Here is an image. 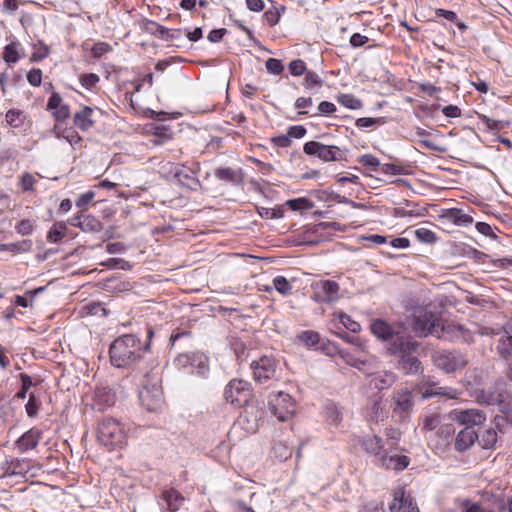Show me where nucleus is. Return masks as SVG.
I'll return each mask as SVG.
<instances>
[{
    "label": "nucleus",
    "mask_w": 512,
    "mask_h": 512,
    "mask_svg": "<svg viewBox=\"0 0 512 512\" xmlns=\"http://www.w3.org/2000/svg\"><path fill=\"white\" fill-rule=\"evenodd\" d=\"M109 353L113 366L117 368L130 366L142 355L141 342L135 335H123L113 341Z\"/></svg>",
    "instance_id": "f257e3e1"
},
{
    "label": "nucleus",
    "mask_w": 512,
    "mask_h": 512,
    "mask_svg": "<svg viewBox=\"0 0 512 512\" xmlns=\"http://www.w3.org/2000/svg\"><path fill=\"white\" fill-rule=\"evenodd\" d=\"M417 347L418 343L409 336H397L394 344L389 348L392 353L400 354L398 365L405 374H417L421 370V362L416 356L412 355Z\"/></svg>",
    "instance_id": "f03ea898"
},
{
    "label": "nucleus",
    "mask_w": 512,
    "mask_h": 512,
    "mask_svg": "<svg viewBox=\"0 0 512 512\" xmlns=\"http://www.w3.org/2000/svg\"><path fill=\"white\" fill-rule=\"evenodd\" d=\"M97 440L109 449L121 448L126 444L127 435L119 420L113 417H104L98 423Z\"/></svg>",
    "instance_id": "7ed1b4c3"
},
{
    "label": "nucleus",
    "mask_w": 512,
    "mask_h": 512,
    "mask_svg": "<svg viewBox=\"0 0 512 512\" xmlns=\"http://www.w3.org/2000/svg\"><path fill=\"white\" fill-rule=\"evenodd\" d=\"M413 330L417 335H432L437 338H445V326L436 313L427 310H418L413 319Z\"/></svg>",
    "instance_id": "20e7f679"
},
{
    "label": "nucleus",
    "mask_w": 512,
    "mask_h": 512,
    "mask_svg": "<svg viewBox=\"0 0 512 512\" xmlns=\"http://www.w3.org/2000/svg\"><path fill=\"white\" fill-rule=\"evenodd\" d=\"M304 152L307 155L317 156L323 161H348V151L335 145H325L317 141L305 143Z\"/></svg>",
    "instance_id": "39448f33"
},
{
    "label": "nucleus",
    "mask_w": 512,
    "mask_h": 512,
    "mask_svg": "<svg viewBox=\"0 0 512 512\" xmlns=\"http://www.w3.org/2000/svg\"><path fill=\"white\" fill-rule=\"evenodd\" d=\"M434 365L445 373H453L466 366L465 356L458 351L438 350L432 354Z\"/></svg>",
    "instance_id": "423d86ee"
},
{
    "label": "nucleus",
    "mask_w": 512,
    "mask_h": 512,
    "mask_svg": "<svg viewBox=\"0 0 512 512\" xmlns=\"http://www.w3.org/2000/svg\"><path fill=\"white\" fill-rule=\"evenodd\" d=\"M252 395L250 383L242 379H232L224 390L225 400L235 407L246 405Z\"/></svg>",
    "instance_id": "0eeeda50"
},
{
    "label": "nucleus",
    "mask_w": 512,
    "mask_h": 512,
    "mask_svg": "<svg viewBox=\"0 0 512 512\" xmlns=\"http://www.w3.org/2000/svg\"><path fill=\"white\" fill-rule=\"evenodd\" d=\"M253 379L259 384H266L277 379L278 361L271 355H263L252 361Z\"/></svg>",
    "instance_id": "6e6552de"
},
{
    "label": "nucleus",
    "mask_w": 512,
    "mask_h": 512,
    "mask_svg": "<svg viewBox=\"0 0 512 512\" xmlns=\"http://www.w3.org/2000/svg\"><path fill=\"white\" fill-rule=\"evenodd\" d=\"M270 410L279 421H288L294 415L296 404L291 395L282 391L269 396Z\"/></svg>",
    "instance_id": "1a4fd4ad"
},
{
    "label": "nucleus",
    "mask_w": 512,
    "mask_h": 512,
    "mask_svg": "<svg viewBox=\"0 0 512 512\" xmlns=\"http://www.w3.org/2000/svg\"><path fill=\"white\" fill-rule=\"evenodd\" d=\"M141 405L150 412H156L163 407V391L157 382L143 383L139 392Z\"/></svg>",
    "instance_id": "9d476101"
},
{
    "label": "nucleus",
    "mask_w": 512,
    "mask_h": 512,
    "mask_svg": "<svg viewBox=\"0 0 512 512\" xmlns=\"http://www.w3.org/2000/svg\"><path fill=\"white\" fill-rule=\"evenodd\" d=\"M313 298L318 303H333L339 299V284L332 280H320L313 284Z\"/></svg>",
    "instance_id": "9b49d317"
},
{
    "label": "nucleus",
    "mask_w": 512,
    "mask_h": 512,
    "mask_svg": "<svg viewBox=\"0 0 512 512\" xmlns=\"http://www.w3.org/2000/svg\"><path fill=\"white\" fill-rule=\"evenodd\" d=\"M450 417L460 425L465 427L478 426L486 421V414L480 409H454L450 412Z\"/></svg>",
    "instance_id": "f8f14e48"
},
{
    "label": "nucleus",
    "mask_w": 512,
    "mask_h": 512,
    "mask_svg": "<svg viewBox=\"0 0 512 512\" xmlns=\"http://www.w3.org/2000/svg\"><path fill=\"white\" fill-rule=\"evenodd\" d=\"M427 131V130H417L416 137L417 141L421 147L438 151L445 152L447 151V140L446 137L442 134L438 133V130Z\"/></svg>",
    "instance_id": "ddd939ff"
},
{
    "label": "nucleus",
    "mask_w": 512,
    "mask_h": 512,
    "mask_svg": "<svg viewBox=\"0 0 512 512\" xmlns=\"http://www.w3.org/2000/svg\"><path fill=\"white\" fill-rule=\"evenodd\" d=\"M371 331L377 338L385 341H390V347H392V345L394 344V341L397 339V336H407L402 331V327H393L389 325L386 321L381 319H377L372 322Z\"/></svg>",
    "instance_id": "4468645a"
},
{
    "label": "nucleus",
    "mask_w": 512,
    "mask_h": 512,
    "mask_svg": "<svg viewBox=\"0 0 512 512\" xmlns=\"http://www.w3.org/2000/svg\"><path fill=\"white\" fill-rule=\"evenodd\" d=\"M393 402V412L400 415L402 419H406L411 414L414 402L412 392L410 390L405 388L395 392Z\"/></svg>",
    "instance_id": "2eb2a0df"
},
{
    "label": "nucleus",
    "mask_w": 512,
    "mask_h": 512,
    "mask_svg": "<svg viewBox=\"0 0 512 512\" xmlns=\"http://www.w3.org/2000/svg\"><path fill=\"white\" fill-rule=\"evenodd\" d=\"M422 397L424 399L441 396L448 399H457L461 392L452 387L439 386L435 382H423L420 386Z\"/></svg>",
    "instance_id": "dca6fc26"
},
{
    "label": "nucleus",
    "mask_w": 512,
    "mask_h": 512,
    "mask_svg": "<svg viewBox=\"0 0 512 512\" xmlns=\"http://www.w3.org/2000/svg\"><path fill=\"white\" fill-rule=\"evenodd\" d=\"M391 512H420L416 503L409 495H406L404 488H397L393 493V501L389 506Z\"/></svg>",
    "instance_id": "f3484780"
},
{
    "label": "nucleus",
    "mask_w": 512,
    "mask_h": 512,
    "mask_svg": "<svg viewBox=\"0 0 512 512\" xmlns=\"http://www.w3.org/2000/svg\"><path fill=\"white\" fill-rule=\"evenodd\" d=\"M365 414L370 421L376 423L383 421L387 417L386 404L381 395L375 394L371 397Z\"/></svg>",
    "instance_id": "a211bd4d"
},
{
    "label": "nucleus",
    "mask_w": 512,
    "mask_h": 512,
    "mask_svg": "<svg viewBox=\"0 0 512 512\" xmlns=\"http://www.w3.org/2000/svg\"><path fill=\"white\" fill-rule=\"evenodd\" d=\"M42 439V431L37 428H31L26 431L16 442V447L21 453L35 449Z\"/></svg>",
    "instance_id": "6ab92c4d"
},
{
    "label": "nucleus",
    "mask_w": 512,
    "mask_h": 512,
    "mask_svg": "<svg viewBox=\"0 0 512 512\" xmlns=\"http://www.w3.org/2000/svg\"><path fill=\"white\" fill-rule=\"evenodd\" d=\"M47 109L52 112L58 121L67 119L70 115L69 107L63 102L59 93L53 92L48 100Z\"/></svg>",
    "instance_id": "aec40b11"
},
{
    "label": "nucleus",
    "mask_w": 512,
    "mask_h": 512,
    "mask_svg": "<svg viewBox=\"0 0 512 512\" xmlns=\"http://www.w3.org/2000/svg\"><path fill=\"white\" fill-rule=\"evenodd\" d=\"M409 458L405 455L392 454L388 455L387 451L379 456L377 464L386 469L403 470L409 465Z\"/></svg>",
    "instance_id": "412c9836"
},
{
    "label": "nucleus",
    "mask_w": 512,
    "mask_h": 512,
    "mask_svg": "<svg viewBox=\"0 0 512 512\" xmlns=\"http://www.w3.org/2000/svg\"><path fill=\"white\" fill-rule=\"evenodd\" d=\"M101 116V111L90 107H83L74 116V123L79 128H88L96 123V118Z\"/></svg>",
    "instance_id": "4be33fe9"
},
{
    "label": "nucleus",
    "mask_w": 512,
    "mask_h": 512,
    "mask_svg": "<svg viewBox=\"0 0 512 512\" xmlns=\"http://www.w3.org/2000/svg\"><path fill=\"white\" fill-rule=\"evenodd\" d=\"M478 439V434L470 427H465L456 436L455 450L458 452H464L469 449L475 441Z\"/></svg>",
    "instance_id": "5701e85b"
},
{
    "label": "nucleus",
    "mask_w": 512,
    "mask_h": 512,
    "mask_svg": "<svg viewBox=\"0 0 512 512\" xmlns=\"http://www.w3.org/2000/svg\"><path fill=\"white\" fill-rule=\"evenodd\" d=\"M396 381V375L390 371L374 372L369 379V385L379 391L388 389Z\"/></svg>",
    "instance_id": "b1692460"
},
{
    "label": "nucleus",
    "mask_w": 512,
    "mask_h": 512,
    "mask_svg": "<svg viewBox=\"0 0 512 512\" xmlns=\"http://www.w3.org/2000/svg\"><path fill=\"white\" fill-rule=\"evenodd\" d=\"M140 28L143 32L155 36L159 39L168 41L170 39V30L156 21L144 19L140 23Z\"/></svg>",
    "instance_id": "393cba45"
},
{
    "label": "nucleus",
    "mask_w": 512,
    "mask_h": 512,
    "mask_svg": "<svg viewBox=\"0 0 512 512\" xmlns=\"http://www.w3.org/2000/svg\"><path fill=\"white\" fill-rule=\"evenodd\" d=\"M363 449L376 457V461H379V456H382L386 451L383 449L382 439L376 435L367 436L362 441Z\"/></svg>",
    "instance_id": "a878e982"
},
{
    "label": "nucleus",
    "mask_w": 512,
    "mask_h": 512,
    "mask_svg": "<svg viewBox=\"0 0 512 512\" xmlns=\"http://www.w3.org/2000/svg\"><path fill=\"white\" fill-rule=\"evenodd\" d=\"M161 499L167 505L168 510L171 512L177 511L182 506L184 501V498L181 496V494L174 489L163 491Z\"/></svg>",
    "instance_id": "bb28decb"
},
{
    "label": "nucleus",
    "mask_w": 512,
    "mask_h": 512,
    "mask_svg": "<svg viewBox=\"0 0 512 512\" xmlns=\"http://www.w3.org/2000/svg\"><path fill=\"white\" fill-rule=\"evenodd\" d=\"M215 177L226 183L238 185L242 181L240 171H236L230 167L218 168L214 172Z\"/></svg>",
    "instance_id": "cd10ccee"
},
{
    "label": "nucleus",
    "mask_w": 512,
    "mask_h": 512,
    "mask_svg": "<svg viewBox=\"0 0 512 512\" xmlns=\"http://www.w3.org/2000/svg\"><path fill=\"white\" fill-rule=\"evenodd\" d=\"M73 226L79 227L86 233H99L103 229L102 223L92 215L84 216L82 221L73 223Z\"/></svg>",
    "instance_id": "c85d7f7f"
},
{
    "label": "nucleus",
    "mask_w": 512,
    "mask_h": 512,
    "mask_svg": "<svg viewBox=\"0 0 512 512\" xmlns=\"http://www.w3.org/2000/svg\"><path fill=\"white\" fill-rule=\"evenodd\" d=\"M445 218L455 225L467 226L473 222V218L463 210L453 208L446 212Z\"/></svg>",
    "instance_id": "c756f323"
},
{
    "label": "nucleus",
    "mask_w": 512,
    "mask_h": 512,
    "mask_svg": "<svg viewBox=\"0 0 512 512\" xmlns=\"http://www.w3.org/2000/svg\"><path fill=\"white\" fill-rule=\"evenodd\" d=\"M168 131L169 130H145V136L149 138V142L146 143V145L156 147L169 141L172 135L168 133Z\"/></svg>",
    "instance_id": "7c9ffc66"
},
{
    "label": "nucleus",
    "mask_w": 512,
    "mask_h": 512,
    "mask_svg": "<svg viewBox=\"0 0 512 512\" xmlns=\"http://www.w3.org/2000/svg\"><path fill=\"white\" fill-rule=\"evenodd\" d=\"M478 443L483 449H494L498 440L496 429L490 427L478 435Z\"/></svg>",
    "instance_id": "2f4dec72"
},
{
    "label": "nucleus",
    "mask_w": 512,
    "mask_h": 512,
    "mask_svg": "<svg viewBox=\"0 0 512 512\" xmlns=\"http://www.w3.org/2000/svg\"><path fill=\"white\" fill-rule=\"evenodd\" d=\"M190 368L192 373L195 372L199 375H205L209 370L208 358L203 353H193V359Z\"/></svg>",
    "instance_id": "473e14b6"
},
{
    "label": "nucleus",
    "mask_w": 512,
    "mask_h": 512,
    "mask_svg": "<svg viewBox=\"0 0 512 512\" xmlns=\"http://www.w3.org/2000/svg\"><path fill=\"white\" fill-rule=\"evenodd\" d=\"M307 130H288L287 135H280L272 137V142L278 147H288L291 144V137L300 139L302 138Z\"/></svg>",
    "instance_id": "72a5a7b5"
},
{
    "label": "nucleus",
    "mask_w": 512,
    "mask_h": 512,
    "mask_svg": "<svg viewBox=\"0 0 512 512\" xmlns=\"http://www.w3.org/2000/svg\"><path fill=\"white\" fill-rule=\"evenodd\" d=\"M20 43L18 41H12L4 47L3 60L8 64L17 63L20 59L19 54Z\"/></svg>",
    "instance_id": "f704fd0d"
},
{
    "label": "nucleus",
    "mask_w": 512,
    "mask_h": 512,
    "mask_svg": "<svg viewBox=\"0 0 512 512\" xmlns=\"http://www.w3.org/2000/svg\"><path fill=\"white\" fill-rule=\"evenodd\" d=\"M498 354L505 360H512V336L501 337L497 344Z\"/></svg>",
    "instance_id": "c9c22d12"
},
{
    "label": "nucleus",
    "mask_w": 512,
    "mask_h": 512,
    "mask_svg": "<svg viewBox=\"0 0 512 512\" xmlns=\"http://www.w3.org/2000/svg\"><path fill=\"white\" fill-rule=\"evenodd\" d=\"M67 227L63 222H56L48 231L47 239L49 242L58 243L66 235Z\"/></svg>",
    "instance_id": "e433bc0d"
},
{
    "label": "nucleus",
    "mask_w": 512,
    "mask_h": 512,
    "mask_svg": "<svg viewBox=\"0 0 512 512\" xmlns=\"http://www.w3.org/2000/svg\"><path fill=\"white\" fill-rule=\"evenodd\" d=\"M32 241L30 239H24L15 243L2 244L3 251H11L14 253H25L31 250Z\"/></svg>",
    "instance_id": "4c0bfd02"
},
{
    "label": "nucleus",
    "mask_w": 512,
    "mask_h": 512,
    "mask_svg": "<svg viewBox=\"0 0 512 512\" xmlns=\"http://www.w3.org/2000/svg\"><path fill=\"white\" fill-rule=\"evenodd\" d=\"M479 402L486 405H499L503 402L502 394L496 391H482L481 395L477 396Z\"/></svg>",
    "instance_id": "58836bf2"
},
{
    "label": "nucleus",
    "mask_w": 512,
    "mask_h": 512,
    "mask_svg": "<svg viewBox=\"0 0 512 512\" xmlns=\"http://www.w3.org/2000/svg\"><path fill=\"white\" fill-rule=\"evenodd\" d=\"M337 100L341 105L352 110H357L362 107V101L353 94H339Z\"/></svg>",
    "instance_id": "ea45409f"
},
{
    "label": "nucleus",
    "mask_w": 512,
    "mask_h": 512,
    "mask_svg": "<svg viewBox=\"0 0 512 512\" xmlns=\"http://www.w3.org/2000/svg\"><path fill=\"white\" fill-rule=\"evenodd\" d=\"M36 227V220L23 219L15 226V231L21 236H28L33 233Z\"/></svg>",
    "instance_id": "a19ab883"
},
{
    "label": "nucleus",
    "mask_w": 512,
    "mask_h": 512,
    "mask_svg": "<svg viewBox=\"0 0 512 512\" xmlns=\"http://www.w3.org/2000/svg\"><path fill=\"white\" fill-rule=\"evenodd\" d=\"M24 118V112L21 110L11 109L6 113V121L12 128L23 125Z\"/></svg>",
    "instance_id": "79ce46f5"
},
{
    "label": "nucleus",
    "mask_w": 512,
    "mask_h": 512,
    "mask_svg": "<svg viewBox=\"0 0 512 512\" xmlns=\"http://www.w3.org/2000/svg\"><path fill=\"white\" fill-rule=\"evenodd\" d=\"M286 205L293 211L309 210L313 207V203L305 197L290 199Z\"/></svg>",
    "instance_id": "37998d69"
},
{
    "label": "nucleus",
    "mask_w": 512,
    "mask_h": 512,
    "mask_svg": "<svg viewBox=\"0 0 512 512\" xmlns=\"http://www.w3.org/2000/svg\"><path fill=\"white\" fill-rule=\"evenodd\" d=\"M273 286L281 295H289L292 291V285L284 276H276L273 279Z\"/></svg>",
    "instance_id": "c03bdc74"
},
{
    "label": "nucleus",
    "mask_w": 512,
    "mask_h": 512,
    "mask_svg": "<svg viewBox=\"0 0 512 512\" xmlns=\"http://www.w3.org/2000/svg\"><path fill=\"white\" fill-rule=\"evenodd\" d=\"M56 137L65 139L71 146L78 144L81 137L78 135L77 130H54Z\"/></svg>",
    "instance_id": "a18cd8bd"
},
{
    "label": "nucleus",
    "mask_w": 512,
    "mask_h": 512,
    "mask_svg": "<svg viewBox=\"0 0 512 512\" xmlns=\"http://www.w3.org/2000/svg\"><path fill=\"white\" fill-rule=\"evenodd\" d=\"M440 422L441 417L439 414L426 415L422 420L421 429L427 432L433 431L440 425Z\"/></svg>",
    "instance_id": "49530a36"
},
{
    "label": "nucleus",
    "mask_w": 512,
    "mask_h": 512,
    "mask_svg": "<svg viewBox=\"0 0 512 512\" xmlns=\"http://www.w3.org/2000/svg\"><path fill=\"white\" fill-rule=\"evenodd\" d=\"M96 401L103 403L105 406H111L114 404L115 396L110 389H99L95 393Z\"/></svg>",
    "instance_id": "de8ad7c7"
},
{
    "label": "nucleus",
    "mask_w": 512,
    "mask_h": 512,
    "mask_svg": "<svg viewBox=\"0 0 512 512\" xmlns=\"http://www.w3.org/2000/svg\"><path fill=\"white\" fill-rule=\"evenodd\" d=\"M358 162L363 166L371 168L373 171L379 170L380 161L377 157L371 154H365L358 158Z\"/></svg>",
    "instance_id": "09e8293b"
},
{
    "label": "nucleus",
    "mask_w": 512,
    "mask_h": 512,
    "mask_svg": "<svg viewBox=\"0 0 512 512\" xmlns=\"http://www.w3.org/2000/svg\"><path fill=\"white\" fill-rule=\"evenodd\" d=\"M20 379H21V389L16 393V397L18 399H24L27 395L28 390L32 386V380H31V377L26 373H21Z\"/></svg>",
    "instance_id": "8fccbe9b"
},
{
    "label": "nucleus",
    "mask_w": 512,
    "mask_h": 512,
    "mask_svg": "<svg viewBox=\"0 0 512 512\" xmlns=\"http://www.w3.org/2000/svg\"><path fill=\"white\" fill-rule=\"evenodd\" d=\"M289 71L293 76H301L306 73L307 67L303 60L295 59L289 63Z\"/></svg>",
    "instance_id": "3c124183"
},
{
    "label": "nucleus",
    "mask_w": 512,
    "mask_h": 512,
    "mask_svg": "<svg viewBox=\"0 0 512 512\" xmlns=\"http://www.w3.org/2000/svg\"><path fill=\"white\" fill-rule=\"evenodd\" d=\"M379 171L388 175H402L404 174V167L394 163L380 164Z\"/></svg>",
    "instance_id": "603ef678"
},
{
    "label": "nucleus",
    "mask_w": 512,
    "mask_h": 512,
    "mask_svg": "<svg viewBox=\"0 0 512 512\" xmlns=\"http://www.w3.org/2000/svg\"><path fill=\"white\" fill-rule=\"evenodd\" d=\"M265 67L269 73L274 75H279L284 70L282 62L276 58H268L265 62Z\"/></svg>",
    "instance_id": "864d4df0"
},
{
    "label": "nucleus",
    "mask_w": 512,
    "mask_h": 512,
    "mask_svg": "<svg viewBox=\"0 0 512 512\" xmlns=\"http://www.w3.org/2000/svg\"><path fill=\"white\" fill-rule=\"evenodd\" d=\"M339 320L341 324L348 330H350L353 333H357L361 330V326L358 322L354 321L349 315L347 314H340Z\"/></svg>",
    "instance_id": "5fc2aeb1"
},
{
    "label": "nucleus",
    "mask_w": 512,
    "mask_h": 512,
    "mask_svg": "<svg viewBox=\"0 0 512 512\" xmlns=\"http://www.w3.org/2000/svg\"><path fill=\"white\" fill-rule=\"evenodd\" d=\"M79 80L84 88L90 90L99 82L100 77L95 73H88L81 75Z\"/></svg>",
    "instance_id": "6e6d98bb"
},
{
    "label": "nucleus",
    "mask_w": 512,
    "mask_h": 512,
    "mask_svg": "<svg viewBox=\"0 0 512 512\" xmlns=\"http://www.w3.org/2000/svg\"><path fill=\"white\" fill-rule=\"evenodd\" d=\"M415 235L417 237V239L421 242H425V243H433L436 241V235L434 232H432L431 230L429 229H426V228H418L416 231H415Z\"/></svg>",
    "instance_id": "4d7b16f0"
},
{
    "label": "nucleus",
    "mask_w": 512,
    "mask_h": 512,
    "mask_svg": "<svg viewBox=\"0 0 512 512\" xmlns=\"http://www.w3.org/2000/svg\"><path fill=\"white\" fill-rule=\"evenodd\" d=\"M299 339L307 346H314L319 343V334L315 331H304L299 335Z\"/></svg>",
    "instance_id": "13d9d810"
},
{
    "label": "nucleus",
    "mask_w": 512,
    "mask_h": 512,
    "mask_svg": "<svg viewBox=\"0 0 512 512\" xmlns=\"http://www.w3.org/2000/svg\"><path fill=\"white\" fill-rule=\"evenodd\" d=\"M95 193L93 191H87L79 196L76 201V206L84 211L88 208L89 204L93 201Z\"/></svg>",
    "instance_id": "bf43d9fd"
},
{
    "label": "nucleus",
    "mask_w": 512,
    "mask_h": 512,
    "mask_svg": "<svg viewBox=\"0 0 512 512\" xmlns=\"http://www.w3.org/2000/svg\"><path fill=\"white\" fill-rule=\"evenodd\" d=\"M193 359V353H181L174 359V364L178 368H190Z\"/></svg>",
    "instance_id": "052dcab7"
},
{
    "label": "nucleus",
    "mask_w": 512,
    "mask_h": 512,
    "mask_svg": "<svg viewBox=\"0 0 512 512\" xmlns=\"http://www.w3.org/2000/svg\"><path fill=\"white\" fill-rule=\"evenodd\" d=\"M36 182V179L35 177L30 174V173H24L21 177H20V187L22 189L23 192H28V191H31L33 190V186Z\"/></svg>",
    "instance_id": "680f3d73"
},
{
    "label": "nucleus",
    "mask_w": 512,
    "mask_h": 512,
    "mask_svg": "<svg viewBox=\"0 0 512 512\" xmlns=\"http://www.w3.org/2000/svg\"><path fill=\"white\" fill-rule=\"evenodd\" d=\"M322 82L320 76L315 72H306L303 80V86L307 89H311Z\"/></svg>",
    "instance_id": "e2e57ef3"
},
{
    "label": "nucleus",
    "mask_w": 512,
    "mask_h": 512,
    "mask_svg": "<svg viewBox=\"0 0 512 512\" xmlns=\"http://www.w3.org/2000/svg\"><path fill=\"white\" fill-rule=\"evenodd\" d=\"M385 124L384 118H372V117H365V118H359L356 120V125L359 128L369 127L373 125H383Z\"/></svg>",
    "instance_id": "0e129e2a"
},
{
    "label": "nucleus",
    "mask_w": 512,
    "mask_h": 512,
    "mask_svg": "<svg viewBox=\"0 0 512 512\" xmlns=\"http://www.w3.org/2000/svg\"><path fill=\"white\" fill-rule=\"evenodd\" d=\"M109 51H111V46L106 42H98L94 44L92 48V54L94 58H99L102 55L108 53Z\"/></svg>",
    "instance_id": "69168bd1"
},
{
    "label": "nucleus",
    "mask_w": 512,
    "mask_h": 512,
    "mask_svg": "<svg viewBox=\"0 0 512 512\" xmlns=\"http://www.w3.org/2000/svg\"><path fill=\"white\" fill-rule=\"evenodd\" d=\"M27 80L34 87L40 86L42 82V71L35 68L30 70L27 74Z\"/></svg>",
    "instance_id": "338daca9"
},
{
    "label": "nucleus",
    "mask_w": 512,
    "mask_h": 512,
    "mask_svg": "<svg viewBox=\"0 0 512 512\" xmlns=\"http://www.w3.org/2000/svg\"><path fill=\"white\" fill-rule=\"evenodd\" d=\"M258 213L262 218L266 219H274L279 218L282 216V213L280 210H275L272 208H266V207H257Z\"/></svg>",
    "instance_id": "774afa93"
}]
</instances>
